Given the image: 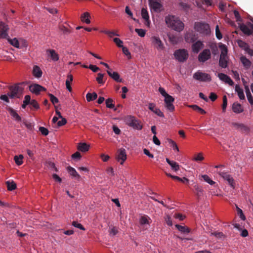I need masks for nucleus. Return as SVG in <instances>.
Instances as JSON below:
<instances>
[{
  "mask_svg": "<svg viewBox=\"0 0 253 253\" xmlns=\"http://www.w3.org/2000/svg\"><path fill=\"white\" fill-rule=\"evenodd\" d=\"M165 21L168 27L171 29L180 32L184 28V24L179 17L172 15H168L165 17Z\"/></svg>",
  "mask_w": 253,
  "mask_h": 253,
  "instance_id": "1",
  "label": "nucleus"
},
{
  "mask_svg": "<svg viewBox=\"0 0 253 253\" xmlns=\"http://www.w3.org/2000/svg\"><path fill=\"white\" fill-rule=\"evenodd\" d=\"M124 121L127 125L134 129L141 130L142 128V125L134 116H127L125 117Z\"/></svg>",
  "mask_w": 253,
  "mask_h": 253,
  "instance_id": "2",
  "label": "nucleus"
},
{
  "mask_svg": "<svg viewBox=\"0 0 253 253\" xmlns=\"http://www.w3.org/2000/svg\"><path fill=\"white\" fill-rule=\"evenodd\" d=\"M194 28L196 31L203 35H207L211 32L209 25L205 22H195Z\"/></svg>",
  "mask_w": 253,
  "mask_h": 253,
  "instance_id": "3",
  "label": "nucleus"
},
{
  "mask_svg": "<svg viewBox=\"0 0 253 253\" xmlns=\"http://www.w3.org/2000/svg\"><path fill=\"white\" fill-rule=\"evenodd\" d=\"M174 56L179 62H183L187 59L188 53L185 49H179L175 51Z\"/></svg>",
  "mask_w": 253,
  "mask_h": 253,
  "instance_id": "4",
  "label": "nucleus"
},
{
  "mask_svg": "<svg viewBox=\"0 0 253 253\" xmlns=\"http://www.w3.org/2000/svg\"><path fill=\"white\" fill-rule=\"evenodd\" d=\"M194 79L201 82H210L211 80V76L206 73L198 71L193 74Z\"/></svg>",
  "mask_w": 253,
  "mask_h": 253,
  "instance_id": "5",
  "label": "nucleus"
},
{
  "mask_svg": "<svg viewBox=\"0 0 253 253\" xmlns=\"http://www.w3.org/2000/svg\"><path fill=\"white\" fill-rule=\"evenodd\" d=\"M224 48L222 49L219 60V65L220 67L223 68H226L228 66L227 61V49L226 47L223 45Z\"/></svg>",
  "mask_w": 253,
  "mask_h": 253,
  "instance_id": "6",
  "label": "nucleus"
},
{
  "mask_svg": "<svg viewBox=\"0 0 253 253\" xmlns=\"http://www.w3.org/2000/svg\"><path fill=\"white\" fill-rule=\"evenodd\" d=\"M211 58V52L209 49H204L198 55V59L200 62L204 63Z\"/></svg>",
  "mask_w": 253,
  "mask_h": 253,
  "instance_id": "7",
  "label": "nucleus"
},
{
  "mask_svg": "<svg viewBox=\"0 0 253 253\" xmlns=\"http://www.w3.org/2000/svg\"><path fill=\"white\" fill-rule=\"evenodd\" d=\"M150 7L155 12H160L162 10L163 5L161 0H148Z\"/></svg>",
  "mask_w": 253,
  "mask_h": 253,
  "instance_id": "8",
  "label": "nucleus"
},
{
  "mask_svg": "<svg viewBox=\"0 0 253 253\" xmlns=\"http://www.w3.org/2000/svg\"><path fill=\"white\" fill-rule=\"evenodd\" d=\"M217 172L225 180L228 182V183L231 186V187L234 188V180L230 174H229L227 172L224 171H222L221 170L218 171Z\"/></svg>",
  "mask_w": 253,
  "mask_h": 253,
  "instance_id": "9",
  "label": "nucleus"
},
{
  "mask_svg": "<svg viewBox=\"0 0 253 253\" xmlns=\"http://www.w3.org/2000/svg\"><path fill=\"white\" fill-rule=\"evenodd\" d=\"M9 30V26L4 22H1L0 26V38L7 39L9 37L8 31Z\"/></svg>",
  "mask_w": 253,
  "mask_h": 253,
  "instance_id": "10",
  "label": "nucleus"
},
{
  "mask_svg": "<svg viewBox=\"0 0 253 253\" xmlns=\"http://www.w3.org/2000/svg\"><path fill=\"white\" fill-rule=\"evenodd\" d=\"M240 30L244 33V34L248 36H253V24L249 23L248 25L244 24H240Z\"/></svg>",
  "mask_w": 253,
  "mask_h": 253,
  "instance_id": "11",
  "label": "nucleus"
},
{
  "mask_svg": "<svg viewBox=\"0 0 253 253\" xmlns=\"http://www.w3.org/2000/svg\"><path fill=\"white\" fill-rule=\"evenodd\" d=\"M151 41L153 45L159 50H163L165 48L162 41L160 38L156 36L152 37L151 38Z\"/></svg>",
  "mask_w": 253,
  "mask_h": 253,
  "instance_id": "12",
  "label": "nucleus"
},
{
  "mask_svg": "<svg viewBox=\"0 0 253 253\" xmlns=\"http://www.w3.org/2000/svg\"><path fill=\"white\" fill-rule=\"evenodd\" d=\"M174 100V98L170 95L165 98V107L168 110L171 112L174 110V106L173 105Z\"/></svg>",
  "mask_w": 253,
  "mask_h": 253,
  "instance_id": "13",
  "label": "nucleus"
},
{
  "mask_svg": "<svg viewBox=\"0 0 253 253\" xmlns=\"http://www.w3.org/2000/svg\"><path fill=\"white\" fill-rule=\"evenodd\" d=\"M126 159V154L125 149L122 148L118 150L117 156V160L120 162L121 165H123Z\"/></svg>",
  "mask_w": 253,
  "mask_h": 253,
  "instance_id": "14",
  "label": "nucleus"
},
{
  "mask_svg": "<svg viewBox=\"0 0 253 253\" xmlns=\"http://www.w3.org/2000/svg\"><path fill=\"white\" fill-rule=\"evenodd\" d=\"M29 90L32 93L37 95L39 94L41 91L46 90V89L38 84H33L29 86Z\"/></svg>",
  "mask_w": 253,
  "mask_h": 253,
  "instance_id": "15",
  "label": "nucleus"
},
{
  "mask_svg": "<svg viewBox=\"0 0 253 253\" xmlns=\"http://www.w3.org/2000/svg\"><path fill=\"white\" fill-rule=\"evenodd\" d=\"M185 40L187 42H194L197 40L195 33L192 31L187 32L184 36Z\"/></svg>",
  "mask_w": 253,
  "mask_h": 253,
  "instance_id": "16",
  "label": "nucleus"
},
{
  "mask_svg": "<svg viewBox=\"0 0 253 253\" xmlns=\"http://www.w3.org/2000/svg\"><path fill=\"white\" fill-rule=\"evenodd\" d=\"M204 47V44L202 42L198 41L193 42L192 45V51L195 53H198L200 50Z\"/></svg>",
  "mask_w": 253,
  "mask_h": 253,
  "instance_id": "17",
  "label": "nucleus"
},
{
  "mask_svg": "<svg viewBox=\"0 0 253 253\" xmlns=\"http://www.w3.org/2000/svg\"><path fill=\"white\" fill-rule=\"evenodd\" d=\"M148 108L150 110L152 111L155 114L160 117H164L163 113L159 109L156 107V105L154 103H150L148 105Z\"/></svg>",
  "mask_w": 253,
  "mask_h": 253,
  "instance_id": "18",
  "label": "nucleus"
},
{
  "mask_svg": "<svg viewBox=\"0 0 253 253\" xmlns=\"http://www.w3.org/2000/svg\"><path fill=\"white\" fill-rule=\"evenodd\" d=\"M10 93H8L9 96L11 98H14L15 97L19 91L21 90V88L18 85H15L10 87Z\"/></svg>",
  "mask_w": 253,
  "mask_h": 253,
  "instance_id": "19",
  "label": "nucleus"
},
{
  "mask_svg": "<svg viewBox=\"0 0 253 253\" xmlns=\"http://www.w3.org/2000/svg\"><path fill=\"white\" fill-rule=\"evenodd\" d=\"M107 73L114 81L119 83L122 82V79H120V76L117 72H113L112 70H107Z\"/></svg>",
  "mask_w": 253,
  "mask_h": 253,
  "instance_id": "20",
  "label": "nucleus"
},
{
  "mask_svg": "<svg viewBox=\"0 0 253 253\" xmlns=\"http://www.w3.org/2000/svg\"><path fill=\"white\" fill-rule=\"evenodd\" d=\"M142 18L145 20V25L149 27L150 25V21L149 20V16L147 9L145 8H142L141 12Z\"/></svg>",
  "mask_w": 253,
  "mask_h": 253,
  "instance_id": "21",
  "label": "nucleus"
},
{
  "mask_svg": "<svg viewBox=\"0 0 253 253\" xmlns=\"http://www.w3.org/2000/svg\"><path fill=\"white\" fill-rule=\"evenodd\" d=\"M218 77L220 80L222 81H224L226 83L230 85H233L234 84L233 81L231 79V78L223 73H219L218 74Z\"/></svg>",
  "mask_w": 253,
  "mask_h": 253,
  "instance_id": "22",
  "label": "nucleus"
},
{
  "mask_svg": "<svg viewBox=\"0 0 253 253\" xmlns=\"http://www.w3.org/2000/svg\"><path fill=\"white\" fill-rule=\"evenodd\" d=\"M67 169L70 174L73 177H75L77 180H79L80 179L81 176L79 174V173L77 172L74 168L71 167V166H69L67 167Z\"/></svg>",
  "mask_w": 253,
  "mask_h": 253,
  "instance_id": "23",
  "label": "nucleus"
},
{
  "mask_svg": "<svg viewBox=\"0 0 253 253\" xmlns=\"http://www.w3.org/2000/svg\"><path fill=\"white\" fill-rule=\"evenodd\" d=\"M232 126L236 129L240 131H247L248 128L244 124L238 123H232Z\"/></svg>",
  "mask_w": 253,
  "mask_h": 253,
  "instance_id": "24",
  "label": "nucleus"
},
{
  "mask_svg": "<svg viewBox=\"0 0 253 253\" xmlns=\"http://www.w3.org/2000/svg\"><path fill=\"white\" fill-rule=\"evenodd\" d=\"M207 233L210 234L211 236H214L219 239H224L225 237V235L222 232H212L211 230L209 229Z\"/></svg>",
  "mask_w": 253,
  "mask_h": 253,
  "instance_id": "25",
  "label": "nucleus"
},
{
  "mask_svg": "<svg viewBox=\"0 0 253 253\" xmlns=\"http://www.w3.org/2000/svg\"><path fill=\"white\" fill-rule=\"evenodd\" d=\"M233 111L237 114L241 113L244 110L241 105L237 102H234L232 105Z\"/></svg>",
  "mask_w": 253,
  "mask_h": 253,
  "instance_id": "26",
  "label": "nucleus"
},
{
  "mask_svg": "<svg viewBox=\"0 0 253 253\" xmlns=\"http://www.w3.org/2000/svg\"><path fill=\"white\" fill-rule=\"evenodd\" d=\"M46 53L49 56H50L51 59L54 61H56L59 60L58 54L55 52L54 49H47Z\"/></svg>",
  "mask_w": 253,
  "mask_h": 253,
  "instance_id": "27",
  "label": "nucleus"
},
{
  "mask_svg": "<svg viewBox=\"0 0 253 253\" xmlns=\"http://www.w3.org/2000/svg\"><path fill=\"white\" fill-rule=\"evenodd\" d=\"M235 89L241 100H244L245 99L243 89L241 88L238 84H236L235 85Z\"/></svg>",
  "mask_w": 253,
  "mask_h": 253,
  "instance_id": "28",
  "label": "nucleus"
},
{
  "mask_svg": "<svg viewBox=\"0 0 253 253\" xmlns=\"http://www.w3.org/2000/svg\"><path fill=\"white\" fill-rule=\"evenodd\" d=\"M167 162L170 166L172 170L176 171L179 169V165L175 162L170 161L169 159L166 158Z\"/></svg>",
  "mask_w": 253,
  "mask_h": 253,
  "instance_id": "29",
  "label": "nucleus"
},
{
  "mask_svg": "<svg viewBox=\"0 0 253 253\" xmlns=\"http://www.w3.org/2000/svg\"><path fill=\"white\" fill-rule=\"evenodd\" d=\"M42 71L40 68L38 66H34L33 70V75L38 78H41L42 76Z\"/></svg>",
  "mask_w": 253,
  "mask_h": 253,
  "instance_id": "30",
  "label": "nucleus"
},
{
  "mask_svg": "<svg viewBox=\"0 0 253 253\" xmlns=\"http://www.w3.org/2000/svg\"><path fill=\"white\" fill-rule=\"evenodd\" d=\"M240 61L243 66L246 68L249 69L251 66V62L245 56H242L240 57Z\"/></svg>",
  "mask_w": 253,
  "mask_h": 253,
  "instance_id": "31",
  "label": "nucleus"
},
{
  "mask_svg": "<svg viewBox=\"0 0 253 253\" xmlns=\"http://www.w3.org/2000/svg\"><path fill=\"white\" fill-rule=\"evenodd\" d=\"M67 78V79L66 81V88L70 92H71L72 89L71 86V83L73 81V77L71 74H68Z\"/></svg>",
  "mask_w": 253,
  "mask_h": 253,
  "instance_id": "32",
  "label": "nucleus"
},
{
  "mask_svg": "<svg viewBox=\"0 0 253 253\" xmlns=\"http://www.w3.org/2000/svg\"><path fill=\"white\" fill-rule=\"evenodd\" d=\"M9 112L10 115L16 121L20 122L21 121V117L12 108L9 109Z\"/></svg>",
  "mask_w": 253,
  "mask_h": 253,
  "instance_id": "33",
  "label": "nucleus"
},
{
  "mask_svg": "<svg viewBox=\"0 0 253 253\" xmlns=\"http://www.w3.org/2000/svg\"><path fill=\"white\" fill-rule=\"evenodd\" d=\"M89 146L85 143H80L78 144V149L79 150L85 152L89 149Z\"/></svg>",
  "mask_w": 253,
  "mask_h": 253,
  "instance_id": "34",
  "label": "nucleus"
},
{
  "mask_svg": "<svg viewBox=\"0 0 253 253\" xmlns=\"http://www.w3.org/2000/svg\"><path fill=\"white\" fill-rule=\"evenodd\" d=\"M150 218L147 215H143L141 217L139 220V223L141 225H145V224H150L149 220H150Z\"/></svg>",
  "mask_w": 253,
  "mask_h": 253,
  "instance_id": "35",
  "label": "nucleus"
},
{
  "mask_svg": "<svg viewBox=\"0 0 253 253\" xmlns=\"http://www.w3.org/2000/svg\"><path fill=\"white\" fill-rule=\"evenodd\" d=\"M175 226L179 231L183 233H189L190 232V229L185 226H182L179 224H176Z\"/></svg>",
  "mask_w": 253,
  "mask_h": 253,
  "instance_id": "36",
  "label": "nucleus"
},
{
  "mask_svg": "<svg viewBox=\"0 0 253 253\" xmlns=\"http://www.w3.org/2000/svg\"><path fill=\"white\" fill-rule=\"evenodd\" d=\"M89 14L87 12L84 13L81 17L82 21L85 22L86 24H89L90 21L89 19Z\"/></svg>",
  "mask_w": 253,
  "mask_h": 253,
  "instance_id": "37",
  "label": "nucleus"
},
{
  "mask_svg": "<svg viewBox=\"0 0 253 253\" xmlns=\"http://www.w3.org/2000/svg\"><path fill=\"white\" fill-rule=\"evenodd\" d=\"M97 97V94L95 92L87 93L86 95V100L88 102L95 100Z\"/></svg>",
  "mask_w": 253,
  "mask_h": 253,
  "instance_id": "38",
  "label": "nucleus"
},
{
  "mask_svg": "<svg viewBox=\"0 0 253 253\" xmlns=\"http://www.w3.org/2000/svg\"><path fill=\"white\" fill-rule=\"evenodd\" d=\"M6 184L7 185V189L9 191H12L15 189L16 188V184L13 181H7L6 182Z\"/></svg>",
  "mask_w": 253,
  "mask_h": 253,
  "instance_id": "39",
  "label": "nucleus"
},
{
  "mask_svg": "<svg viewBox=\"0 0 253 253\" xmlns=\"http://www.w3.org/2000/svg\"><path fill=\"white\" fill-rule=\"evenodd\" d=\"M8 42L13 46L16 48L19 47V43L18 40L16 38L11 39L9 37L7 39Z\"/></svg>",
  "mask_w": 253,
  "mask_h": 253,
  "instance_id": "40",
  "label": "nucleus"
},
{
  "mask_svg": "<svg viewBox=\"0 0 253 253\" xmlns=\"http://www.w3.org/2000/svg\"><path fill=\"white\" fill-rule=\"evenodd\" d=\"M194 188L198 197H200L203 195V190L201 186L196 184L194 186Z\"/></svg>",
  "mask_w": 253,
  "mask_h": 253,
  "instance_id": "41",
  "label": "nucleus"
},
{
  "mask_svg": "<svg viewBox=\"0 0 253 253\" xmlns=\"http://www.w3.org/2000/svg\"><path fill=\"white\" fill-rule=\"evenodd\" d=\"M23 156L22 155H20L19 156H15L14 157L15 162L18 166H20L23 164Z\"/></svg>",
  "mask_w": 253,
  "mask_h": 253,
  "instance_id": "42",
  "label": "nucleus"
},
{
  "mask_svg": "<svg viewBox=\"0 0 253 253\" xmlns=\"http://www.w3.org/2000/svg\"><path fill=\"white\" fill-rule=\"evenodd\" d=\"M189 107L190 108H192L194 110H195L196 111H198L202 114H205L206 113V111L204 109H203L202 108H200V107H199L198 106H197L196 105H190V106H189Z\"/></svg>",
  "mask_w": 253,
  "mask_h": 253,
  "instance_id": "43",
  "label": "nucleus"
},
{
  "mask_svg": "<svg viewBox=\"0 0 253 253\" xmlns=\"http://www.w3.org/2000/svg\"><path fill=\"white\" fill-rule=\"evenodd\" d=\"M104 74L102 73H98L97 74V77L96 79V81L97 83L99 84H104L105 83V81H103V77H104Z\"/></svg>",
  "mask_w": 253,
  "mask_h": 253,
  "instance_id": "44",
  "label": "nucleus"
},
{
  "mask_svg": "<svg viewBox=\"0 0 253 253\" xmlns=\"http://www.w3.org/2000/svg\"><path fill=\"white\" fill-rule=\"evenodd\" d=\"M202 177L205 181L207 182L211 185H212L215 183V182L211 179L209 176L207 175H202Z\"/></svg>",
  "mask_w": 253,
  "mask_h": 253,
  "instance_id": "45",
  "label": "nucleus"
},
{
  "mask_svg": "<svg viewBox=\"0 0 253 253\" xmlns=\"http://www.w3.org/2000/svg\"><path fill=\"white\" fill-rule=\"evenodd\" d=\"M238 43L240 47L243 48L246 51H247L248 48L249 47V45L247 43L241 40H239L238 42Z\"/></svg>",
  "mask_w": 253,
  "mask_h": 253,
  "instance_id": "46",
  "label": "nucleus"
},
{
  "mask_svg": "<svg viewBox=\"0 0 253 253\" xmlns=\"http://www.w3.org/2000/svg\"><path fill=\"white\" fill-rule=\"evenodd\" d=\"M236 209H237V214L239 216L240 218L243 220H245L246 217H245V215L244 214L242 210L237 206H236Z\"/></svg>",
  "mask_w": 253,
  "mask_h": 253,
  "instance_id": "47",
  "label": "nucleus"
},
{
  "mask_svg": "<svg viewBox=\"0 0 253 253\" xmlns=\"http://www.w3.org/2000/svg\"><path fill=\"white\" fill-rule=\"evenodd\" d=\"M113 100L111 98H108L106 100V107L109 108H113L115 106L113 103Z\"/></svg>",
  "mask_w": 253,
  "mask_h": 253,
  "instance_id": "48",
  "label": "nucleus"
},
{
  "mask_svg": "<svg viewBox=\"0 0 253 253\" xmlns=\"http://www.w3.org/2000/svg\"><path fill=\"white\" fill-rule=\"evenodd\" d=\"M48 96H49L50 100L53 104L54 105L59 102L58 99L53 94L49 93Z\"/></svg>",
  "mask_w": 253,
  "mask_h": 253,
  "instance_id": "49",
  "label": "nucleus"
},
{
  "mask_svg": "<svg viewBox=\"0 0 253 253\" xmlns=\"http://www.w3.org/2000/svg\"><path fill=\"white\" fill-rule=\"evenodd\" d=\"M114 42L117 45V46L119 47H123L124 46L123 45V42L121 41L119 38H115L113 39Z\"/></svg>",
  "mask_w": 253,
  "mask_h": 253,
  "instance_id": "50",
  "label": "nucleus"
},
{
  "mask_svg": "<svg viewBox=\"0 0 253 253\" xmlns=\"http://www.w3.org/2000/svg\"><path fill=\"white\" fill-rule=\"evenodd\" d=\"M135 31L141 37H144L146 34L145 30L142 29H135Z\"/></svg>",
  "mask_w": 253,
  "mask_h": 253,
  "instance_id": "51",
  "label": "nucleus"
},
{
  "mask_svg": "<svg viewBox=\"0 0 253 253\" xmlns=\"http://www.w3.org/2000/svg\"><path fill=\"white\" fill-rule=\"evenodd\" d=\"M101 32L108 35L110 37H112L113 36H119V35L114 32L109 31L108 30L101 31Z\"/></svg>",
  "mask_w": 253,
  "mask_h": 253,
  "instance_id": "52",
  "label": "nucleus"
},
{
  "mask_svg": "<svg viewBox=\"0 0 253 253\" xmlns=\"http://www.w3.org/2000/svg\"><path fill=\"white\" fill-rule=\"evenodd\" d=\"M227 105V98L226 95H224L223 97V104H222V111L225 112Z\"/></svg>",
  "mask_w": 253,
  "mask_h": 253,
  "instance_id": "53",
  "label": "nucleus"
},
{
  "mask_svg": "<svg viewBox=\"0 0 253 253\" xmlns=\"http://www.w3.org/2000/svg\"><path fill=\"white\" fill-rule=\"evenodd\" d=\"M39 130L42 134L44 136L47 135L49 133L48 129L43 126H40L39 127Z\"/></svg>",
  "mask_w": 253,
  "mask_h": 253,
  "instance_id": "54",
  "label": "nucleus"
},
{
  "mask_svg": "<svg viewBox=\"0 0 253 253\" xmlns=\"http://www.w3.org/2000/svg\"><path fill=\"white\" fill-rule=\"evenodd\" d=\"M215 35H216V38L218 40H220V39H222V34H221V32H220V30H219V27H218V25L216 26V28H215Z\"/></svg>",
  "mask_w": 253,
  "mask_h": 253,
  "instance_id": "55",
  "label": "nucleus"
},
{
  "mask_svg": "<svg viewBox=\"0 0 253 253\" xmlns=\"http://www.w3.org/2000/svg\"><path fill=\"white\" fill-rule=\"evenodd\" d=\"M72 224L74 227L79 228L81 230H85V228L84 227V226L81 224L78 223L77 221H73L72 222Z\"/></svg>",
  "mask_w": 253,
  "mask_h": 253,
  "instance_id": "56",
  "label": "nucleus"
},
{
  "mask_svg": "<svg viewBox=\"0 0 253 253\" xmlns=\"http://www.w3.org/2000/svg\"><path fill=\"white\" fill-rule=\"evenodd\" d=\"M122 50H123V53L126 55L127 56L128 58V59H130L131 58V54H130V52L129 51L128 49L126 47H124L123 46L122 47Z\"/></svg>",
  "mask_w": 253,
  "mask_h": 253,
  "instance_id": "57",
  "label": "nucleus"
},
{
  "mask_svg": "<svg viewBox=\"0 0 253 253\" xmlns=\"http://www.w3.org/2000/svg\"><path fill=\"white\" fill-rule=\"evenodd\" d=\"M204 159V157L203 156V154L202 153H199L197 156H196L194 159L193 160L195 161H202Z\"/></svg>",
  "mask_w": 253,
  "mask_h": 253,
  "instance_id": "58",
  "label": "nucleus"
},
{
  "mask_svg": "<svg viewBox=\"0 0 253 253\" xmlns=\"http://www.w3.org/2000/svg\"><path fill=\"white\" fill-rule=\"evenodd\" d=\"M32 106H33L35 109H38L40 108L38 102L34 99L32 100L30 104Z\"/></svg>",
  "mask_w": 253,
  "mask_h": 253,
  "instance_id": "59",
  "label": "nucleus"
},
{
  "mask_svg": "<svg viewBox=\"0 0 253 253\" xmlns=\"http://www.w3.org/2000/svg\"><path fill=\"white\" fill-rule=\"evenodd\" d=\"M165 221L168 225L170 226L172 225V220L169 215H168L166 216L165 217Z\"/></svg>",
  "mask_w": 253,
  "mask_h": 253,
  "instance_id": "60",
  "label": "nucleus"
},
{
  "mask_svg": "<svg viewBox=\"0 0 253 253\" xmlns=\"http://www.w3.org/2000/svg\"><path fill=\"white\" fill-rule=\"evenodd\" d=\"M31 101L32 100L31 99V96L29 95H27L25 96L23 102L25 104L28 105L30 104Z\"/></svg>",
  "mask_w": 253,
  "mask_h": 253,
  "instance_id": "61",
  "label": "nucleus"
},
{
  "mask_svg": "<svg viewBox=\"0 0 253 253\" xmlns=\"http://www.w3.org/2000/svg\"><path fill=\"white\" fill-rule=\"evenodd\" d=\"M159 91L160 92V93L165 97V98L168 96L169 95L165 91V89L163 87H159Z\"/></svg>",
  "mask_w": 253,
  "mask_h": 253,
  "instance_id": "62",
  "label": "nucleus"
},
{
  "mask_svg": "<svg viewBox=\"0 0 253 253\" xmlns=\"http://www.w3.org/2000/svg\"><path fill=\"white\" fill-rule=\"evenodd\" d=\"M88 68L92 70V72H96L100 70V69L98 67L93 65H90L88 66Z\"/></svg>",
  "mask_w": 253,
  "mask_h": 253,
  "instance_id": "63",
  "label": "nucleus"
},
{
  "mask_svg": "<svg viewBox=\"0 0 253 253\" xmlns=\"http://www.w3.org/2000/svg\"><path fill=\"white\" fill-rule=\"evenodd\" d=\"M246 95L249 103L251 105H253V97L252 96L251 93H248L246 94Z\"/></svg>",
  "mask_w": 253,
  "mask_h": 253,
  "instance_id": "64",
  "label": "nucleus"
}]
</instances>
